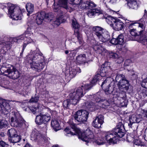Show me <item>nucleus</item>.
I'll return each mask as SVG.
<instances>
[{
	"label": "nucleus",
	"instance_id": "10",
	"mask_svg": "<svg viewBox=\"0 0 147 147\" xmlns=\"http://www.w3.org/2000/svg\"><path fill=\"white\" fill-rule=\"evenodd\" d=\"M102 94L100 92H98L94 96L95 99V101L94 100L93 101H91L88 104H86V105L87 106L88 108L90 109L91 107H93L95 105V102H105L107 103V100L105 98H101L102 97Z\"/></svg>",
	"mask_w": 147,
	"mask_h": 147
},
{
	"label": "nucleus",
	"instance_id": "33",
	"mask_svg": "<svg viewBox=\"0 0 147 147\" xmlns=\"http://www.w3.org/2000/svg\"><path fill=\"white\" fill-rule=\"evenodd\" d=\"M26 7L27 11L29 13H32L34 11V5L31 3H27Z\"/></svg>",
	"mask_w": 147,
	"mask_h": 147
},
{
	"label": "nucleus",
	"instance_id": "63",
	"mask_svg": "<svg viewBox=\"0 0 147 147\" xmlns=\"http://www.w3.org/2000/svg\"><path fill=\"white\" fill-rule=\"evenodd\" d=\"M69 53V51L68 50H66L65 51V53L66 54H67Z\"/></svg>",
	"mask_w": 147,
	"mask_h": 147
},
{
	"label": "nucleus",
	"instance_id": "26",
	"mask_svg": "<svg viewBox=\"0 0 147 147\" xmlns=\"http://www.w3.org/2000/svg\"><path fill=\"white\" fill-rule=\"evenodd\" d=\"M51 124L55 131H57L60 129V125L57 120L55 119H53L51 121Z\"/></svg>",
	"mask_w": 147,
	"mask_h": 147
},
{
	"label": "nucleus",
	"instance_id": "35",
	"mask_svg": "<svg viewBox=\"0 0 147 147\" xmlns=\"http://www.w3.org/2000/svg\"><path fill=\"white\" fill-rule=\"evenodd\" d=\"M39 107H36L35 106H31L26 108L25 111H28L30 110L33 114H35L39 112Z\"/></svg>",
	"mask_w": 147,
	"mask_h": 147
},
{
	"label": "nucleus",
	"instance_id": "54",
	"mask_svg": "<svg viewBox=\"0 0 147 147\" xmlns=\"http://www.w3.org/2000/svg\"><path fill=\"white\" fill-rule=\"evenodd\" d=\"M28 44L27 43V42H26L24 41V44L23 45V49H22V53H20V55L21 56L22 55V53H23L25 49V48H26V45Z\"/></svg>",
	"mask_w": 147,
	"mask_h": 147
},
{
	"label": "nucleus",
	"instance_id": "48",
	"mask_svg": "<svg viewBox=\"0 0 147 147\" xmlns=\"http://www.w3.org/2000/svg\"><path fill=\"white\" fill-rule=\"evenodd\" d=\"M141 85L143 87L147 89V76L143 80Z\"/></svg>",
	"mask_w": 147,
	"mask_h": 147
},
{
	"label": "nucleus",
	"instance_id": "1",
	"mask_svg": "<svg viewBox=\"0 0 147 147\" xmlns=\"http://www.w3.org/2000/svg\"><path fill=\"white\" fill-rule=\"evenodd\" d=\"M67 1L75 7L80 9H90L96 6L93 2L90 0H60L58 3H53V8L54 11L57 12V16L55 24L58 26L63 22V16L66 11L71 12L72 9L67 5Z\"/></svg>",
	"mask_w": 147,
	"mask_h": 147
},
{
	"label": "nucleus",
	"instance_id": "47",
	"mask_svg": "<svg viewBox=\"0 0 147 147\" xmlns=\"http://www.w3.org/2000/svg\"><path fill=\"white\" fill-rule=\"evenodd\" d=\"M45 18L51 21L52 20V18L53 17V15L52 13H45Z\"/></svg>",
	"mask_w": 147,
	"mask_h": 147
},
{
	"label": "nucleus",
	"instance_id": "39",
	"mask_svg": "<svg viewBox=\"0 0 147 147\" xmlns=\"http://www.w3.org/2000/svg\"><path fill=\"white\" fill-rule=\"evenodd\" d=\"M8 124V122L7 121L5 120H2L0 121V129L6 127Z\"/></svg>",
	"mask_w": 147,
	"mask_h": 147
},
{
	"label": "nucleus",
	"instance_id": "29",
	"mask_svg": "<svg viewBox=\"0 0 147 147\" xmlns=\"http://www.w3.org/2000/svg\"><path fill=\"white\" fill-rule=\"evenodd\" d=\"M24 38L23 36H20L15 38H11L9 40V42L11 44H14L16 43H19L21 40H23Z\"/></svg>",
	"mask_w": 147,
	"mask_h": 147
},
{
	"label": "nucleus",
	"instance_id": "27",
	"mask_svg": "<svg viewBox=\"0 0 147 147\" xmlns=\"http://www.w3.org/2000/svg\"><path fill=\"white\" fill-rule=\"evenodd\" d=\"M21 139V136L17 135L9 138V141L10 143H15L19 142Z\"/></svg>",
	"mask_w": 147,
	"mask_h": 147
},
{
	"label": "nucleus",
	"instance_id": "37",
	"mask_svg": "<svg viewBox=\"0 0 147 147\" xmlns=\"http://www.w3.org/2000/svg\"><path fill=\"white\" fill-rule=\"evenodd\" d=\"M7 134L10 138L17 135V131L14 129L12 128L8 130Z\"/></svg>",
	"mask_w": 147,
	"mask_h": 147
},
{
	"label": "nucleus",
	"instance_id": "36",
	"mask_svg": "<svg viewBox=\"0 0 147 147\" xmlns=\"http://www.w3.org/2000/svg\"><path fill=\"white\" fill-rule=\"evenodd\" d=\"M116 19L112 17H109L106 19V21L111 27H113V24L116 21Z\"/></svg>",
	"mask_w": 147,
	"mask_h": 147
},
{
	"label": "nucleus",
	"instance_id": "46",
	"mask_svg": "<svg viewBox=\"0 0 147 147\" xmlns=\"http://www.w3.org/2000/svg\"><path fill=\"white\" fill-rule=\"evenodd\" d=\"M125 79V78L124 75L121 74H118L116 76L115 81L116 82H117L118 80L119 81Z\"/></svg>",
	"mask_w": 147,
	"mask_h": 147
},
{
	"label": "nucleus",
	"instance_id": "43",
	"mask_svg": "<svg viewBox=\"0 0 147 147\" xmlns=\"http://www.w3.org/2000/svg\"><path fill=\"white\" fill-rule=\"evenodd\" d=\"M39 97V96L38 94H36L35 96L32 97L29 101L30 102L36 103L38 100Z\"/></svg>",
	"mask_w": 147,
	"mask_h": 147
},
{
	"label": "nucleus",
	"instance_id": "28",
	"mask_svg": "<svg viewBox=\"0 0 147 147\" xmlns=\"http://www.w3.org/2000/svg\"><path fill=\"white\" fill-rule=\"evenodd\" d=\"M40 137V134L38 132L35 131H33L31 135V139L33 141H36Z\"/></svg>",
	"mask_w": 147,
	"mask_h": 147
},
{
	"label": "nucleus",
	"instance_id": "14",
	"mask_svg": "<svg viewBox=\"0 0 147 147\" xmlns=\"http://www.w3.org/2000/svg\"><path fill=\"white\" fill-rule=\"evenodd\" d=\"M104 122L103 116L100 115L97 116L92 123V125L94 127L98 128L101 127V125Z\"/></svg>",
	"mask_w": 147,
	"mask_h": 147
},
{
	"label": "nucleus",
	"instance_id": "61",
	"mask_svg": "<svg viewBox=\"0 0 147 147\" xmlns=\"http://www.w3.org/2000/svg\"><path fill=\"white\" fill-rule=\"evenodd\" d=\"M24 147H33L28 143L26 144Z\"/></svg>",
	"mask_w": 147,
	"mask_h": 147
},
{
	"label": "nucleus",
	"instance_id": "6",
	"mask_svg": "<svg viewBox=\"0 0 147 147\" xmlns=\"http://www.w3.org/2000/svg\"><path fill=\"white\" fill-rule=\"evenodd\" d=\"M7 8L8 15L13 20H17L22 19V15L21 10L19 6L12 4Z\"/></svg>",
	"mask_w": 147,
	"mask_h": 147
},
{
	"label": "nucleus",
	"instance_id": "21",
	"mask_svg": "<svg viewBox=\"0 0 147 147\" xmlns=\"http://www.w3.org/2000/svg\"><path fill=\"white\" fill-rule=\"evenodd\" d=\"M42 117L44 124L49 121L51 119L50 114H51L50 110H48L47 112L40 113Z\"/></svg>",
	"mask_w": 147,
	"mask_h": 147
},
{
	"label": "nucleus",
	"instance_id": "11",
	"mask_svg": "<svg viewBox=\"0 0 147 147\" xmlns=\"http://www.w3.org/2000/svg\"><path fill=\"white\" fill-rule=\"evenodd\" d=\"M13 67L12 66H11L9 67H6L3 65L0 68V70L1 73L10 78H11L10 75L11 76L14 75V70H13Z\"/></svg>",
	"mask_w": 147,
	"mask_h": 147
},
{
	"label": "nucleus",
	"instance_id": "7",
	"mask_svg": "<svg viewBox=\"0 0 147 147\" xmlns=\"http://www.w3.org/2000/svg\"><path fill=\"white\" fill-rule=\"evenodd\" d=\"M88 112L84 110H80L77 111L74 117L75 119L80 123H84L88 117Z\"/></svg>",
	"mask_w": 147,
	"mask_h": 147
},
{
	"label": "nucleus",
	"instance_id": "44",
	"mask_svg": "<svg viewBox=\"0 0 147 147\" xmlns=\"http://www.w3.org/2000/svg\"><path fill=\"white\" fill-rule=\"evenodd\" d=\"M124 83H125V85L123 86V87H122L123 89L120 90V91L126 92L129 89V85L128 81L127 82H125Z\"/></svg>",
	"mask_w": 147,
	"mask_h": 147
},
{
	"label": "nucleus",
	"instance_id": "57",
	"mask_svg": "<svg viewBox=\"0 0 147 147\" xmlns=\"http://www.w3.org/2000/svg\"><path fill=\"white\" fill-rule=\"evenodd\" d=\"M105 142V141L102 140H98L97 141V143L98 145H101L103 144Z\"/></svg>",
	"mask_w": 147,
	"mask_h": 147
},
{
	"label": "nucleus",
	"instance_id": "51",
	"mask_svg": "<svg viewBox=\"0 0 147 147\" xmlns=\"http://www.w3.org/2000/svg\"><path fill=\"white\" fill-rule=\"evenodd\" d=\"M110 79V78H108L102 82L101 84V87L102 88L104 86H105V84H108L109 86V82H108L107 81H108L109 79Z\"/></svg>",
	"mask_w": 147,
	"mask_h": 147
},
{
	"label": "nucleus",
	"instance_id": "15",
	"mask_svg": "<svg viewBox=\"0 0 147 147\" xmlns=\"http://www.w3.org/2000/svg\"><path fill=\"white\" fill-rule=\"evenodd\" d=\"M137 24L139 26L140 28L142 29V30L140 31L139 32V34L140 36V40L143 42H146L147 43V34H144L145 32L144 30L145 28V26L143 24Z\"/></svg>",
	"mask_w": 147,
	"mask_h": 147
},
{
	"label": "nucleus",
	"instance_id": "52",
	"mask_svg": "<svg viewBox=\"0 0 147 147\" xmlns=\"http://www.w3.org/2000/svg\"><path fill=\"white\" fill-rule=\"evenodd\" d=\"M134 144L138 146H142V143L140 140L136 139L134 142Z\"/></svg>",
	"mask_w": 147,
	"mask_h": 147
},
{
	"label": "nucleus",
	"instance_id": "56",
	"mask_svg": "<svg viewBox=\"0 0 147 147\" xmlns=\"http://www.w3.org/2000/svg\"><path fill=\"white\" fill-rule=\"evenodd\" d=\"M27 100H24L21 102V106L23 108L24 107V106L27 105Z\"/></svg>",
	"mask_w": 147,
	"mask_h": 147
},
{
	"label": "nucleus",
	"instance_id": "8",
	"mask_svg": "<svg viewBox=\"0 0 147 147\" xmlns=\"http://www.w3.org/2000/svg\"><path fill=\"white\" fill-rule=\"evenodd\" d=\"M124 41V36L122 34H121L119 35L117 38H113L110 41V42L112 44L114 45L119 44V45L118 46L120 47V48H119V50L124 52L126 50L125 46L122 45Z\"/></svg>",
	"mask_w": 147,
	"mask_h": 147
},
{
	"label": "nucleus",
	"instance_id": "49",
	"mask_svg": "<svg viewBox=\"0 0 147 147\" xmlns=\"http://www.w3.org/2000/svg\"><path fill=\"white\" fill-rule=\"evenodd\" d=\"M0 146L1 147H10L9 145L2 140L0 141Z\"/></svg>",
	"mask_w": 147,
	"mask_h": 147
},
{
	"label": "nucleus",
	"instance_id": "23",
	"mask_svg": "<svg viewBox=\"0 0 147 147\" xmlns=\"http://www.w3.org/2000/svg\"><path fill=\"white\" fill-rule=\"evenodd\" d=\"M76 61L79 64L85 63L86 62V55L83 54L78 55L76 57Z\"/></svg>",
	"mask_w": 147,
	"mask_h": 147
},
{
	"label": "nucleus",
	"instance_id": "62",
	"mask_svg": "<svg viewBox=\"0 0 147 147\" xmlns=\"http://www.w3.org/2000/svg\"><path fill=\"white\" fill-rule=\"evenodd\" d=\"M4 80L1 79V77H0V83H3Z\"/></svg>",
	"mask_w": 147,
	"mask_h": 147
},
{
	"label": "nucleus",
	"instance_id": "34",
	"mask_svg": "<svg viewBox=\"0 0 147 147\" xmlns=\"http://www.w3.org/2000/svg\"><path fill=\"white\" fill-rule=\"evenodd\" d=\"M116 89L113 90V88L109 86L107 88H106L104 90L106 94L109 95L111 93L114 95V94L115 92Z\"/></svg>",
	"mask_w": 147,
	"mask_h": 147
},
{
	"label": "nucleus",
	"instance_id": "16",
	"mask_svg": "<svg viewBox=\"0 0 147 147\" xmlns=\"http://www.w3.org/2000/svg\"><path fill=\"white\" fill-rule=\"evenodd\" d=\"M10 109L9 104L4 101L0 103V112L4 114H7Z\"/></svg>",
	"mask_w": 147,
	"mask_h": 147
},
{
	"label": "nucleus",
	"instance_id": "55",
	"mask_svg": "<svg viewBox=\"0 0 147 147\" xmlns=\"http://www.w3.org/2000/svg\"><path fill=\"white\" fill-rule=\"evenodd\" d=\"M94 49H97V50H98V51L100 53L102 50V48L100 46H95L94 47Z\"/></svg>",
	"mask_w": 147,
	"mask_h": 147
},
{
	"label": "nucleus",
	"instance_id": "9",
	"mask_svg": "<svg viewBox=\"0 0 147 147\" xmlns=\"http://www.w3.org/2000/svg\"><path fill=\"white\" fill-rule=\"evenodd\" d=\"M23 120L19 113H14L13 116L10 119V123L11 126L14 127L20 126L23 123Z\"/></svg>",
	"mask_w": 147,
	"mask_h": 147
},
{
	"label": "nucleus",
	"instance_id": "64",
	"mask_svg": "<svg viewBox=\"0 0 147 147\" xmlns=\"http://www.w3.org/2000/svg\"><path fill=\"white\" fill-rule=\"evenodd\" d=\"M131 22V21H129V20H126V23H129L130 22Z\"/></svg>",
	"mask_w": 147,
	"mask_h": 147
},
{
	"label": "nucleus",
	"instance_id": "45",
	"mask_svg": "<svg viewBox=\"0 0 147 147\" xmlns=\"http://www.w3.org/2000/svg\"><path fill=\"white\" fill-rule=\"evenodd\" d=\"M20 36H23V38H24L23 39L24 40V42H27L28 44L33 42V40L31 39L30 37H28V36H27V34H26L25 36H24V35H20Z\"/></svg>",
	"mask_w": 147,
	"mask_h": 147
},
{
	"label": "nucleus",
	"instance_id": "18",
	"mask_svg": "<svg viewBox=\"0 0 147 147\" xmlns=\"http://www.w3.org/2000/svg\"><path fill=\"white\" fill-rule=\"evenodd\" d=\"M137 24H141V23H137L136 22L133 23L131 22L130 24H128V27L129 29H130L129 30L130 33L131 34L134 36H136L140 35L139 33L138 34L137 32L136 29L132 28H134V26H138L140 27Z\"/></svg>",
	"mask_w": 147,
	"mask_h": 147
},
{
	"label": "nucleus",
	"instance_id": "3",
	"mask_svg": "<svg viewBox=\"0 0 147 147\" xmlns=\"http://www.w3.org/2000/svg\"><path fill=\"white\" fill-rule=\"evenodd\" d=\"M72 129L69 127H66L64 131L67 136H70L72 135L77 134L79 138L87 142H90L94 137V135L90 129H87L83 133H81L79 129L76 127V125L73 124L71 125Z\"/></svg>",
	"mask_w": 147,
	"mask_h": 147
},
{
	"label": "nucleus",
	"instance_id": "12",
	"mask_svg": "<svg viewBox=\"0 0 147 147\" xmlns=\"http://www.w3.org/2000/svg\"><path fill=\"white\" fill-rule=\"evenodd\" d=\"M72 25L73 28L75 30L74 31V35L77 36V38L79 41L80 44H81L82 43L81 35L79 34L78 29L80 27V26L78 23L77 22L76 19L74 18L72 20Z\"/></svg>",
	"mask_w": 147,
	"mask_h": 147
},
{
	"label": "nucleus",
	"instance_id": "2",
	"mask_svg": "<svg viewBox=\"0 0 147 147\" xmlns=\"http://www.w3.org/2000/svg\"><path fill=\"white\" fill-rule=\"evenodd\" d=\"M101 78L100 74H97L95 76L89 84H85L84 86H82L81 87L78 88L75 92L74 90H72L71 92L69 94L70 98L67 99L63 101V107L68 108L71 104L76 105L80 99L85 94L86 92H84V91L90 89L93 85L98 81Z\"/></svg>",
	"mask_w": 147,
	"mask_h": 147
},
{
	"label": "nucleus",
	"instance_id": "25",
	"mask_svg": "<svg viewBox=\"0 0 147 147\" xmlns=\"http://www.w3.org/2000/svg\"><path fill=\"white\" fill-rule=\"evenodd\" d=\"M141 121V119L137 117L135 115H132L129 118V123H128V125L129 127H131L133 123H138Z\"/></svg>",
	"mask_w": 147,
	"mask_h": 147
},
{
	"label": "nucleus",
	"instance_id": "41",
	"mask_svg": "<svg viewBox=\"0 0 147 147\" xmlns=\"http://www.w3.org/2000/svg\"><path fill=\"white\" fill-rule=\"evenodd\" d=\"M95 9H92L90 10L87 13L88 16L90 17H92L94 16L95 14L97 13L98 12Z\"/></svg>",
	"mask_w": 147,
	"mask_h": 147
},
{
	"label": "nucleus",
	"instance_id": "38",
	"mask_svg": "<svg viewBox=\"0 0 147 147\" xmlns=\"http://www.w3.org/2000/svg\"><path fill=\"white\" fill-rule=\"evenodd\" d=\"M13 70H14V75L13 76H11V78L15 80L17 79L20 76V74L19 71L17 70L16 68L13 67Z\"/></svg>",
	"mask_w": 147,
	"mask_h": 147
},
{
	"label": "nucleus",
	"instance_id": "53",
	"mask_svg": "<svg viewBox=\"0 0 147 147\" xmlns=\"http://www.w3.org/2000/svg\"><path fill=\"white\" fill-rule=\"evenodd\" d=\"M69 51L70 53L69 55V56H70L71 57L74 56L76 53V51H75V50H71Z\"/></svg>",
	"mask_w": 147,
	"mask_h": 147
},
{
	"label": "nucleus",
	"instance_id": "42",
	"mask_svg": "<svg viewBox=\"0 0 147 147\" xmlns=\"http://www.w3.org/2000/svg\"><path fill=\"white\" fill-rule=\"evenodd\" d=\"M108 63L107 62H105L104 64L102 65L101 68L102 69V72L106 73L107 71V69H110V66H107L108 65Z\"/></svg>",
	"mask_w": 147,
	"mask_h": 147
},
{
	"label": "nucleus",
	"instance_id": "20",
	"mask_svg": "<svg viewBox=\"0 0 147 147\" xmlns=\"http://www.w3.org/2000/svg\"><path fill=\"white\" fill-rule=\"evenodd\" d=\"M93 30L94 33L97 36L98 39L101 36V35L104 32V29L98 26H96L93 28Z\"/></svg>",
	"mask_w": 147,
	"mask_h": 147
},
{
	"label": "nucleus",
	"instance_id": "13",
	"mask_svg": "<svg viewBox=\"0 0 147 147\" xmlns=\"http://www.w3.org/2000/svg\"><path fill=\"white\" fill-rule=\"evenodd\" d=\"M119 90L117 89L115 91L114 96L115 97L119 98L122 99L124 100L121 102V106H126L127 105V100H126V92L121 91L119 92Z\"/></svg>",
	"mask_w": 147,
	"mask_h": 147
},
{
	"label": "nucleus",
	"instance_id": "24",
	"mask_svg": "<svg viewBox=\"0 0 147 147\" xmlns=\"http://www.w3.org/2000/svg\"><path fill=\"white\" fill-rule=\"evenodd\" d=\"M8 43L7 42H0V53L4 54L5 53L7 50V48L9 47V45L7 44Z\"/></svg>",
	"mask_w": 147,
	"mask_h": 147
},
{
	"label": "nucleus",
	"instance_id": "32",
	"mask_svg": "<svg viewBox=\"0 0 147 147\" xmlns=\"http://www.w3.org/2000/svg\"><path fill=\"white\" fill-rule=\"evenodd\" d=\"M80 72L81 70L79 68L72 69L69 71L70 77L72 78L75 77L78 72L79 73Z\"/></svg>",
	"mask_w": 147,
	"mask_h": 147
},
{
	"label": "nucleus",
	"instance_id": "60",
	"mask_svg": "<svg viewBox=\"0 0 147 147\" xmlns=\"http://www.w3.org/2000/svg\"><path fill=\"white\" fill-rule=\"evenodd\" d=\"M25 89H24L23 90V93H22L21 94H22L23 96H25V95L28 94V92L27 91H26H26H24Z\"/></svg>",
	"mask_w": 147,
	"mask_h": 147
},
{
	"label": "nucleus",
	"instance_id": "17",
	"mask_svg": "<svg viewBox=\"0 0 147 147\" xmlns=\"http://www.w3.org/2000/svg\"><path fill=\"white\" fill-rule=\"evenodd\" d=\"M125 24L120 20L116 19L113 24V28L116 30H120L124 28Z\"/></svg>",
	"mask_w": 147,
	"mask_h": 147
},
{
	"label": "nucleus",
	"instance_id": "19",
	"mask_svg": "<svg viewBox=\"0 0 147 147\" xmlns=\"http://www.w3.org/2000/svg\"><path fill=\"white\" fill-rule=\"evenodd\" d=\"M45 13L44 12L37 13L36 17V22L38 25H40L42 24L45 18Z\"/></svg>",
	"mask_w": 147,
	"mask_h": 147
},
{
	"label": "nucleus",
	"instance_id": "40",
	"mask_svg": "<svg viewBox=\"0 0 147 147\" xmlns=\"http://www.w3.org/2000/svg\"><path fill=\"white\" fill-rule=\"evenodd\" d=\"M127 81L125 78L124 80H121L119 81L117 85L119 90H122L123 89L122 87H123V86L125 85V83L124 82H127Z\"/></svg>",
	"mask_w": 147,
	"mask_h": 147
},
{
	"label": "nucleus",
	"instance_id": "4",
	"mask_svg": "<svg viewBox=\"0 0 147 147\" xmlns=\"http://www.w3.org/2000/svg\"><path fill=\"white\" fill-rule=\"evenodd\" d=\"M32 56L29 55L27 57V60L31 67L38 72L40 71L44 68L45 63L43 54L38 50L32 52Z\"/></svg>",
	"mask_w": 147,
	"mask_h": 147
},
{
	"label": "nucleus",
	"instance_id": "58",
	"mask_svg": "<svg viewBox=\"0 0 147 147\" xmlns=\"http://www.w3.org/2000/svg\"><path fill=\"white\" fill-rule=\"evenodd\" d=\"M130 63H131L130 60L129 59H127L125 61V65L126 66H128Z\"/></svg>",
	"mask_w": 147,
	"mask_h": 147
},
{
	"label": "nucleus",
	"instance_id": "22",
	"mask_svg": "<svg viewBox=\"0 0 147 147\" xmlns=\"http://www.w3.org/2000/svg\"><path fill=\"white\" fill-rule=\"evenodd\" d=\"M110 38L109 32L107 31H104L98 39L102 42H105L108 41L110 39Z\"/></svg>",
	"mask_w": 147,
	"mask_h": 147
},
{
	"label": "nucleus",
	"instance_id": "59",
	"mask_svg": "<svg viewBox=\"0 0 147 147\" xmlns=\"http://www.w3.org/2000/svg\"><path fill=\"white\" fill-rule=\"evenodd\" d=\"M5 136V134L4 132H1L0 133V138L1 139H3Z\"/></svg>",
	"mask_w": 147,
	"mask_h": 147
},
{
	"label": "nucleus",
	"instance_id": "31",
	"mask_svg": "<svg viewBox=\"0 0 147 147\" xmlns=\"http://www.w3.org/2000/svg\"><path fill=\"white\" fill-rule=\"evenodd\" d=\"M35 122L37 125H40L44 123L41 113L36 116L35 119Z\"/></svg>",
	"mask_w": 147,
	"mask_h": 147
},
{
	"label": "nucleus",
	"instance_id": "50",
	"mask_svg": "<svg viewBox=\"0 0 147 147\" xmlns=\"http://www.w3.org/2000/svg\"><path fill=\"white\" fill-rule=\"evenodd\" d=\"M109 56L110 58L115 59L117 57L118 55L116 53L111 52L109 53Z\"/></svg>",
	"mask_w": 147,
	"mask_h": 147
},
{
	"label": "nucleus",
	"instance_id": "5",
	"mask_svg": "<svg viewBox=\"0 0 147 147\" xmlns=\"http://www.w3.org/2000/svg\"><path fill=\"white\" fill-rule=\"evenodd\" d=\"M123 126L121 125L118 126L111 132H108L105 136V139L110 144H116L119 141L118 138L123 137L124 135Z\"/></svg>",
	"mask_w": 147,
	"mask_h": 147
},
{
	"label": "nucleus",
	"instance_id": "30",
	"mask_svg": "<svg viewBox=\"0 0 147 147\" xmlns=\"http://www.w3.org/2000/svg\"><path fill=\"white\" fill-rule=\"evenodd\" d=\"M127 1H128L127 5L130 8L135 9L137 8L138 5L135 0H129Z\"/></svg>",
	"mask_w": 147,
	"mask_h": 147
}]
</instances>
